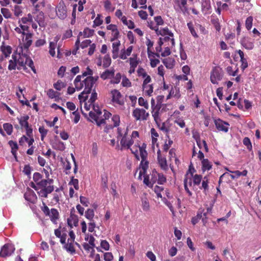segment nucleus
<instances>
[{"instance_id": "obj_1", "label": "nucleus", "mask_w": 261, "mask_h": 261, "mask_svg": "<svg viewBox=\"0 0 261 261\" xmlns=\"http://www.w3.org/2000/svg\"><path fill=\"white\" fill-rule=\"evenodd\" d=\"M93 71L89 67L82 71L81 75H77L74 81V84L77 91L84 88V91L79 95L80 101L85 100L87 98V94L90 93L94 83L98 79V76H93Z\"/></svg>"}, {"instance_id": "obj_2", "label": "nucleus", "mask_w": 261, "mask_h": 261, "mask_svg": "<svg viewBox=\"0 0 261 261\" xmlns=\"http://www.w3.org/2000/svg\"><path fill=\"white\" fill-rule=\"evenodd\" d=\"M42 178V176L40 173H34L33 178L36 184L32 182L30 186L37 191L39 196L47 198L48 194L51 193L54 190L53 185V179Z\"/></svg>"}, {"instance_id": "obj_3", "label": "nucleus", "mask_w": 261, "mask_h": 261, "mask_svg": "<svg viewBox=\"0 0 261 261\" xmlns=\"http://www.w3.org/2000/svg\"><path fill=\"white\" fill-rule=\"evenodd\" d=\"M8 69L9 70L27 69L26 66L30 67L34 72H36L32 60L26 54L15 53L12 55V59L9 61Z\"/></svg>"}, {"instance_id": "obj_4", "label": "nucleus", "mask_w": 261, "mask_h": 261, "mask_svg": "<svg viewBox=\"0 0 261 261\" xmlns=\"http://www.w3.org/2000/svg\"><path fill=\"white\" fill-rule=\"evenodd\" d=\"M91 107H92V111L89 112V116L96 122L98 126H100L103 123L106 124V119L111 116V114L105 110H103V114H102L98 106L88 102V101L85 103L84 108L86 110L89 111Z\"/></svg>"}, {"instance_id": "obj_5", "label": "nucleus", "mask_w": 261, "mask_h": 261, "mask_svg": "<svg viewBox=\"0 0 261 261\" xmlns=\"http://www.w3.org/2000/svg\"><path fill=\"white\" fill-rule=\"evenodd\" d=\"M173 7L177 12L184 15L189 14L187 0H173Z\"/></svg>"}, {"instance_id": "obj_6", "label": "nucleus", "mask_w": 261, "mask_h": 261, "mask_svg": "<svg viewBox=\"0 0 261 261\" xmlns=\"http://www.w3.org/2000/svg\"><path fill=\"white\" fill-rule=\"evenodd\" d=\"M132 115L136 120L144 121L148 119L149 114L143 109L136 108L134 110Z\"/></svg>"}, {"instance_id": "obj_7", "label": "nucleus", "mask_w": 261, "mask_h": 261, "mask_svg": "<svg viewBox=\"0 0 261 261\" xmlns=\"http://www.w3.org/2000/svg\"><path fill=\"white\" fill-rule=\"evenodd\" d=\"M222 71L219 67H214L211 73V81L214 84H218V81L222 78Z\"/></svg>"}, {"instance_id": "obj_8", "label": "nucleus", "mask_w": 261, "mask_h": 261, "mask_svg": "<svg viewBox=\"0 0 261 261\" xmlns=\"http://www.w3.org/2000/svg\"><path fill=\"white\" fill-rule=\"evenodd\" d=\"M94 30L90 29L88 28H85L83 32H80L78 35L77 39L75 42V45L76 46L77 49H79L80 44V38L83 36V38H89L92 36L94 34Z\"/></svg>"}, {"instance_id": "obj_9", "label": "nucleus", "mask_w": 261, "mask_h": 261, "mask_svg": "<svg viewBox=\"0 0 261 261\" xmlns=\"http://www.w3.org/2000/svg\"><path fill=\"white\" fill-rule=\"evenodd\" d=\"M15 248L11 244H6L3 246L0 252L1 257H6L11 255L14 252Z\"/></svg>"}, {"instance_id": "obj_10", "label": "nucleus", "mask_w": 261, "mask_h": 261, "mask_svg": "<svg viewBox=\"0 0 261 261\" xmlns=\"http://www.w3.org/2000/svg\"><path fill=\"white\" fill-rule=\"evenodd\" d=\"M112 101L114 103L122 106L124 104V100L122 95L120 92L116 89L111 91Z\"/></svg>"}, {"instance_id": "obj_11", "label": "nucleus", "mask_w": 261, "mask_h": 261, "mask_svg": "<svg viewBox=\"0 0 261 261\" xmlns=\"http://www.w3.org/2000/svg\"><path fill=\"white\" fill-rule=\"evenodd\" d=\"M149 27L151 30H154L158 35H161L164 36L166 35H169L170 36H173V33L170 31L167 28H164L159 30L158 26L156 25H153L152 23L149 24Z\"/></svg>"}, {"instance_id": "obj_12", "label": "nucleus", "mask_w": 261, "mask_h": 261, "mask_svg": "<svg viewBox=\"0 0 261 261\" xmlns=\"http://www.w3.org/2000/svg\"><path fill=\"white\" fill-rule=\"evenodd\" d=\"M214 123L218 130L225 133L228 132L229 124L227 122L223 121L220 119H215Z\"/></svg>"}, {"instance_id": "obj_13", "label": "nucleus", "mask_w": 261, "mask_h": 261, "mask_svg": "<svg viewBox=\"0 0 261 261\" xmlns=\"http://www.w3.org/2000/svg\"><path fill=\"white\" fill-rule=\"evenodd\" d=\"M33 34L25 33L22 38V43L24 48L28 49L32 44Z\"/></svg>"}, {"instance_id": "obj_14", "label": "nucleus", "mask_w": 261, "mask_h": 261, "mask_svg": "<svg viewBox=\"0 0 261 261\" xmlns=\"http://www.w3.org/2000/svg\"><path fill=\"white\" fill-rule=\"evenodd\" d=\"M134 141L128 135L120 140L121 150L124 148L129 149L130 146L134 144Z\"/></svg>"}, {"instance_id": "obj_15", "label": "nucleus", "mask_w": 261, "mask_h": 261, "mask_svg": "<svg viewBox=\"0 0 261 261\" xmlns=\"http://www.w3.org/2000/svg\"><path fill=\"white\" fill-rule=\"evenodd\" d=\"M148 162L146 160V159H142L141 162L140 167L139 168V174L138 176V179L141 180L142 179V175L143 174H145L146 172V170L148 168Z\"/></svg>"}, {"instance_id": "obj_16", "label": "nucleus", "mask_w": 261, "mask_h": 261, "mask_svg": "<svg viewBox=\"0 0 261 261\" xmlns=\"http://www.w3.org/2000/svg\"><path fill=\"white\" fill-rule=\"evenodd\" d=\"M56 12L57 15L60 19H64L66 17L67 11L66 7L64 6V4L60 3L58 5L57 7Z\"/></svg>"}, {"instance_id": "obj_17", "label": "nucleus", "mask_w": 261, "mask_h": 261, "mask_svg": "<svg viewBox=\"0 0 261 261\" xmlns=\"http://www.w3.org/2000/svg\"><path fill=\"white\" fill-rule=\"evenodd\" d=\"M158 154V161L161 168L164 170H166L168 169V165L167 164V160L165 156H162L161 154V150H158L157 151Z\"/></svg>"}, {"instance_id": "obj_18", "label": "nucleus", "mask_w": 261, "mask_h": 261, "mask_svg": "<svg viewBox=\"0 0 261 261\" xmlns=\"http://www.w3.org/2000/svg\"><path fill=\"white\" fill-rule=\"evenodd\" d=\"M241 45L246 49L248 50L252 49L254 47L253 42L251 39L248 37H245L241 40Z\"/></svg>"}, {"instance_id": "obj_19", "label": "nucleus", "mask_w": 261, "mask_h": 261, "mask_svg": "<svg viewBox=\"0 0 261 261\" xmlns=\"http://www.w3.org/2000/svg\"><path fill=\"white\" fill-rule=\"evenodd\" d=\"M24 198L26 200L32 203H35L37 200V197L35 192L29 189L24 195Z\"/></svg>"}, {"instance_id": "obj_20", "label": "nucleus", "mask_w": 261, "mask_h": 261, "mask_svg": "<svg viewBox=\"0 0 261 261\" xmlns=\"http://www.w3.org/2000/svg\"><path fill=\"white\" fill-rule=\"evenodd\" d=\"M120 45V41L117 40L114 42L112 43V57L113 59H115L117 58L119 56V46Z\"/></svg>"}, {"instance_id": "obj_21", "label": "nucleus", "mask_w": 261, "mask_h": 261, "mask_svg": "<svg viewBox=\"0 0 261 261\" xmlns=\"http://www.w3.org/2000/svg\"><path fill=\"white\" fill-rule=\"evenodd\" d=\"M48 216L53 222L55 224H57V221L59 219V214L58 211L55 208H51L50 212L47 215Z\"/></svg>"}, {"instance_id": "obj_22", "label": "nucleus", "mask_w": 261, "mask_h": 261, "mask_svg": "<svg viewBox=\"0 0 261 261\" xmlns=\"http://www.w3.org/2000/svg\"><path fill=\"white\" fill-rule=\"evenodd\" d=\"M67 223L68 225H69L71 227H72V226H78L79 218L77 216L71 214L69 218L67 219Z\"/></svg>"}, {"instance_id": "obj_23", "label": "nucleus", "mask_w": 261, "mask_h": 261, "mask_svg": "<svg viewBox=\"0 0 261 261\" xmlns=\"http://www.w3.org/2000/svg\"><path fill=\"white\" fill-rule=\"evenodd\" d=\"M141 205L143 210L145 212H147L150 209L149 201L146 197V194H144L141 197Z\"/></svg>"}, {"instance_id": "obj_24", "label": "nucleus", "mask_w": 261, "mask_h": 261, "mask_svg": "<svg viewBox=\"0 0 261 261\" xmlns=\"http://www.w3.org/2000/svg\"><path fill=\"white\" fill-rule=\"evenodd\" d=\"M152 115L154 118V121L156 123V124H158L159 122L161 121V119L160 117V108L158 107V106H156L154 108L152 109Z\"/></svg>"}, {"instance_id": "obj_25", "label": "nucleus", "mask_w": 261, "mask_h": 261, "mask_svg": "<svg viewBox=\"0 0 261 261\" xmlns=\"http://www.w3.org/2000/svg\"><path fill=\"white\" fill-rule=\"evenodd\" d=\"M128 133V129L125 126H120L117 128V138H122L126 137Z\"/></svg>"}, {"instance_id": "obj_26", "label": "nucleus", "mask_w": 261, "mask_h": 261, "mask_svg": "<svg viewBox=\"0 0 261 261\" xmlns=\"http://www.w3.org/2000/svg\"><path fill=\"white\" fill-rule=\"evenodd\" d=\"M162 62L167 68L172 69L174 66L175 60L172 58H168L163 59Z\"/></svg>"}, {"instance_id": "obj_27", "label": "nucleus", "mask_w": 261, "mask_h": 261, "mask_svg": "<svg viewBox=\"0 0 261 261\" xmlns=\"http://www.w3.org/2000/svg\"><path fill=\"white\" fill-rule=\"evenodd\" d=\"M132 50L133 47L132 46L128 47L126 50L124 49H122L119 55L120 58L122 60L127 59V57L130 55Z\"/></svg>"}, {"instance_id": "obj_28", "label": "nucleus", "mask_w": 261, "mask_h": 261, "mask_svg": "<svg viewBox=\"0 0 261 261\" xmlns=\"http://www.w3.org/2000/svg\"><path fill=\"white\" fill-rule=\"evenodd\" d=\"M9 144L11 148L12 154L14 155L15 160H17L16 152L18 148L17 143L11 140L9 142Z\"/></svg>"}, {"instance_id": "obj_29", "label": "nucleus", "mask_w": 261, "mask_h": 261, "mask_svg": "<svg viewBox=\"0 0 261 261\" xmlns=\"http://www.w3.org/2000/svg\"><path fill=\"white\" fill-rule=\"evenodd\" d=\"M167 129V131H166L165 134L167 138H169V137H170V134H173L175 133L176 131L177 128L174 125L169 123Z\"/></svg>"}, {"instance_id": "obj_30", "label": "nucleus", "mask_w": 261, "mask_h": 261, "mask_svg": "<svg viewBox=\"0 0 261 261\" xmlns=\"http://www.w3.org/2000/svg\"><path fill=\"white\" fill-rule=\"evenodd\" d=\"M114 76V70H107L105 72H102L100 75V77L103 80H106L107 79L111 78Z\"/></svg>"}, {"instance_id": "obj_31", "label": "nucleus", "mask_w": 261, "mask_h": 261, "mask_svg": "<svg viewBox=\"0 0 261 261\" xmlns=\"http://www.w3.org/2000/svg\"><path fill=\"white\" fill-rule=\"evenodd\" d=\"M130 66L136 68L139 64V59L136 54H133L132 57L129 59Z\"/></svg>"}, {"instance_id": "obj_32", "label": "nucleus", "mask_w": 261, "mask_h": 261, "mask_svg": "<svg viewBox=\"0 0 261 261\" xmlns=\"http://www.w3.org/2000/svg\"><path fill=\"white\" fill-rule=\"evenodd\" d=\"M201 163L202 169L203 172L206 170H209L212 168V163L207 159H203Z\"/></svg>"}, {"instance_id": "obj_33", "label": "nucleus", "mask_w": 261, "mask_h": 261, "mask_svg": "<svg viewBox=\"0 0 261 261\" xmlns=\"http://www.w3.org/2000/svg\"><path fill=\"white\" fill-rule=\"evenodd\" d=\"M33 19V16L30 13H29L26 16L22 17L21 19L19 20L18 22H21L24 24H28V23L32 22Z\"/></svg>"}, {"instance_id": "obj_34", "label": "nucleus", "mask_w": 261, "mask_h": 261, "mask_svg": "<svg viewBox=\"0 0 261 261\" xmlns=\"http://www.w3.org/2000/svg\"><path fill=\"white\" fill-rule=\"evenodd\" d=\"M143 91L149 96H150L153 92V87L152 84L142 85Z\"/></svg>"}, {"instance_id": "obj_35", "label": "nucleus", "mask_w": 261, "mask_h": 261, "mask_svg": "<svg viewBox=\"0 0 261 261\" xmlns=\"http://www.w3.org/2000/svg\"><path fill=\"white\" fill-rule=\"evenodd\" d=\"M146 145L143 144L141 146H139V149L141 159H146L147 152L145 150Z\"/></svg>"}, {"instance_id": "obj_36", "label": "nucleus", "mask_w": 261, "mask_h": 261, "mask_svg": "<svg viewBox=\"0 0 261 261\" xmlns=\"http://www.w3.org/2000/svg\"><path fill=\"white\" fill-rule=\"evenodd\" d=\"M29 117L28 116H25L21 117L19 120V123L20 125L25 128H28L29 123L28 120Z\"/></svg>"}, {"instance_id": "obj_37", "label": "nucleus", "mask_w": 261, "mask_h": 261, "mask_svg": "<svg viewBox=\"0 0 261 261\" xmlns=\"http://www.w3.org/2000/svg\"><path fill=\"white\" fill-rule=\"evenodd\" d=\"M34 19L36 21H37L38 24L41 25V23H42L44 19V14L42 12H38L37 13V15L34 17Z\"/></svg>"}, {"instance_id": "obj_38", "label": "nucleus", "mask_w": 261, "mask_h": 261, "mask_svg": "<svg viewBox=\"0 0 261 261\" xmlns=\"http://www.w3.org/2000/svg\"><path fill=\"white\" fill-rule=\"evenodd\" d=\"M85 217L90 221H93V218L94 216V212L92 209L88 208L85 212Z\"/></svg>"}, {"instance_id": "obj_39", "label": "nucleus", "mask_w": 261, "mask_h": 261, "mask_svg": "<svg viewBox=\"0 0 261 261\" xmlns=\"http://www.w3.org/2000/svg\"><path fill=\"white\" fill-rule=\"evenodd\" d=\"M104 8L107 11L110 12H113L115 9V8L112 6V3L110 0H106L104 2Z\"/></svg>"}, {"instance_id": "obj_40", "label": "nucleus", "mask_w": 261, "mask_h": 261, "mask_svg": "<svg viewBox=\"0 0 261 261\" xmlns=\"http://www.w3.org/2000/svg\"><path fill=\"white\" fill-rule=\"evenodd\" d=\"M56 47L57 45L56 42H50L49 53L52 57H54L56 55L55 48Z\"/></svg>"}, {"instance_id": "obj_41", "label": "nucleus", "mask_w": 261, "mask_h": 261, "mask_svg": "<svg viewBox=\"0 0 261 261\" xmlns=\"http://www.w3.org/2000/svg\"><path fill=\"white\" fill-rule=\"evenodd\" d=\"M14 14L16 17L21 16L22 14V8L20 6L15 5L13 9Z\"/></svg>"}, {"instance_id": "obj_42", "label": "nucleus", "mask_w": 261, "mask_h": 261, "mask_svg": "<svg viewBox=\"0 0 261 261\" xmlns=\"http://www.w3.org/2000/svg\"><path fill=\"white\" fill-rule=\"evenodd\" d=\"M169 123V122H167V121H166L163 123H161V121H160V122H159L158 124H158L159 128L163 132H164L165 134H166V131H167V127H168Z\"/></svg>"}, {"instance_id": "obj_43", "label": "nucleus", "mask_w": 261, "mask_h": 261, "mask_svg": "<svg viewBox=\"0 0 261 261\" xmlns=\"http://www.w3.org/2000/svg\"><path fill=\"white\" fill-rule=\"evenodd\" d=\"M1 13L5 18L8 19L12 17V14L10 11L7 8H2Z\"/></svg>"}, {"instance_id": "obj_44", "label": "nucleus", "mask_w": 261, "mask_h": 261, "mask_svg": "<svg viewBox=\"0 0 261 261\" xmlns=\"http://www.w3.org/2000/svg\"><path fill=\"white\" fill-rule=\"evenodd\" d=\"M4 128L8 135H11L13 132V126L10 123H6L3 125Z\"/></svg>"}, {"instance_id": "obj_45", "label": "nucleus", "mask_w": 261, "mask_h": 261, "mask_svg": "<svg viewBox=\"0 0 261 261\" xmlns=\"http://www.w3.org/2000/svg\"><path fill=\"white\" fill-rule=\"evenodd\" d=\"M138 103L139 106L144 107L146 109H148L149 105L147 100H145L143 97H140L138 99Z\"/></svg>"}, {"instance_id": "obj_46", "label": "nucleus", "mask_w": 261, "mask_h": 261, "mask_svg": "<svg viewBox=\"0 0 261 261\" xmlns=\"http://www.w3.org/2000/svg\"><path fill=\"white\" fill-rule=\"evenodd\" d=\"M53 147L55 149L61 150V151L64 150L65 148L64 143L61 141H58V142H56L54 144Z\"/></svg>"}, {"instance_id": "obj_47", "label": "nucleus", "mask_w": 261, "mask_h": 261, "mask_svg": "<svg viewBox=\"0 0 261 261\" xmlns=\"http://www.w3.org/2000/svg\"><path fill=\"white\" fill-rule=\"evenodd\" d=\"M111 63V59L109 55H106L105 56L103 62V66L104 67H109Z\"/></svg>"}, {"instance_id": "obj_48", "label": "nucleus", "mask_w": 261, "mask_h": 261, "mask_svg": "<svg viewBox=\"0 0 261 261\" xmlns=\"http://www.w3.org/2000/svg\"><path fill=\"white\" fill-rule=\"evenodd\" d=\"M157 182L159 184L163 185L166 182V177L162 173H158Z\"/></svg>"}, {"instance_id": "obj_49", "label": "nucleus", "mask_w": 261, "mask_h": 261, "mask_svg": "<svg viewBox=\"0 0 261 261\" xmlns=\"http://www.w3.org/2000/svg\"><path fill=\"white\" fill-rule=\"evenodd\" d=\"M47 94L48 96L50 98H54L58 97L59 95V93L53 89H49L47 91Z\"/></svg>"}, {"instance_id": "obj_50", "label": "nucleus", "mask_w": 261, "mask_h": 261, "mask_svg": "<svg viewBox=\"0 0 261 261\" xmlns=\"http://www.w3.org/2000/svg\"><path fill=\"white\" fill-rule=\"evenodd\" d=\"M66 85L61 81H58L57 83L54 84V88L57 90H61L65 87Z\"/></svg>"}, {"instance_id": "obj_51", "label": "nucleus", "mask_w": 261, "mask_h": 261, "mask_svg": "<svg viewBox=\"0 0 261 261\" xmlns=\"http://www.w3.org/2000/svg\"><path fill=\"white\" fill-rule=\"evenodd\" d=\"M243 144L247 147V149L251 151L252 148V144L250 140L248 137L244 138L243 141Z\"/></svg>"}, {"instance_id": "obj_52", "label": "nucleus", "mask_w": 261, "mask_h": 261, "mask_svg": "<svg viewBox=\"0 0 261 261\" xmlns=\"http://www.w3.org/2000/svg\"><path fill=\"white\" fill-rule=\"evenodd\" d=\"M252 21L253 17L252 16H249L247 18L245 21V26L248 30H250L251 29L252 25Z\"/></svg>"}, {"instance_id": "obj_53", "label": "nucleus", "mask_w": 261, "mask_h": 261, "mask_svg": "<svg viewBox=\"0 0 261 261\" xmlns=\"http://www.w3.org/2000/svg\"><path fill=\"white\" fill-rule=\"evenodd\" d=\"M167 139L168 140L165 142L163 146V150L165 151H167L169 148L171 147V145L173 144V141L170 137Z\"/></svg>"}, {"instance_id": "obj_54", "label": "nucleus", "mask_w": 261, "mask_h": 261, "mask_svg": "<svg viewBox=\"0 0 261 261\" xmlns=\"http://www.w3.org/2000/svg\"><path fill=\"white\" fill-rule=\"evenodd\" d=\"M144 175V180L143 183L147 186L148 187L151 188L152 187V184L150 179V177L148 175L145 174H143Z\"/></svg>"}, {"instance_id": "obj_55", "label": "nucleus", "mask_w": 261, "mask_h": 261, "mask_svg": "<svg viewBox=\"0 0 261 261\" xmlns=\"http://www.w3.org/2000/svg\"><path fill=\"white\" fill-rule=\"evenodd\" d=\"M188 27L190 31V32L192 36L195 38H198V36L197 34L192 22H189L187 23Z\"/></svg>"}, {"instance_id": "obj_56", "label": "nucleus", "mask_w": 261, "mask_h": 261, "mask_svg": "<svg viewBox=\"0 0 261 261\" xmlns=\"http://www.w3.org/2000/svg\"><path fill=\"white\" fill-rule=\"evenodd\" d=\"M208 182L207 177L205 176L202 180V186L200 189H203L205 192L207 191L208 189Z\"/></svg>"}, {"instance_id": "obj_57", "label": "nucleus", "mask_w": 261, "mask_h": 261, "mask_svg": "<svg viewBox=\"0 0 261 261\" xmlns=\"http://www.w3.org/2000/svg\"><path fill=\"white\" fill-rule=\"evenodd\" d=\"M112 120L113 122V126H118L120 123V117L118 115H114L112 117Z\"/></svg>"}, {"instance_id": "obj_58", "label": "nucleus", "mask_w": 261, "mask_h": 261, "mask_svg": "<svg viewBox=\"0 0 261 261\" xmlns=\"http://www.w3.org/2000/svg\"><path fill=\"white\" fill-rule=\"evenodd\" d=\"M193 184L196 185H199L202 179V176L200 175L195 174L193 177Z\"/></svg>"}, {"instance_id": "obj_59", "label": "nucleus", "mask_w": 261, "mask_h": 261, "mask_svg": "<svg viewBox=\"0 0 261 261\" xmlns=\"http://www.w3.org/2000/svg\"><path fill=\"white\" fill-rule=\"evenodd\" d=\"M137 73L139 76H141L143 79L148 75L145 70L142 67H139L137 70Z\"/></svg>"}, {"instance_id": "obj_60", "label": "nucleus", "mask_w": 261, "mask_h": 261, "mask_svg": "<svg viewBox=\"0 0 261 261\" xmlns=\"http://www.w3.org/2000/svg\"><path fill=\"white\" fill-rule=\"evenodd\" d=\"M150 180L152 182V186L157 181L158 179V172L155 171L153 170L152 171V173L151 174V177Z\"/></svg>"}, {"instance_id": "obj_61", "label": "nucleus", "mask_w": 261, "mask_h": 261, "mask_svg": "<svg viewBox=\"0 0 261 261\" xmlns=\"http://www.w3.org/2000/svg\"><path fill=\"white\" fill-rule=\"evenodd\" d=\"M101 16L99 14H98L96 18L93 21V27H95L96 26H99L101 25L103 22L102 20L101 19Z\"/></svg>"}, {"instance_id": "obj_62", "label": "nucleus", "mask_w": 261, "mask_h": 261, "mask_svg": "<svg viewBox=\"0 0 261 261\" xmlns=\"http://www.w3.org/2000/svg\"><path fill=\"white\" fill-rule=\"evenodd\" d=\"M2 51L5 57H7L11 53V48L10 46L5 47L2 49Z\"/></svg>"}, {"instance_id": "obj_63", "label": "nucleus", "mask_w": 261, "mask_h": 261, "mask_svg": "<svg viewBox=\"0 0 261 261\" xmlns=\"http://www.w3.org/2000/svg\"><path fill=\"white\" fill-rule=\"evenodd\" d=\"M121 85L123 87H129L131 86V83L129 80L125 76H124L122 77Z\"/></svg>"}, {"instance_id": "obj_64", "label": "nucleus", "mask_w": 261, "mask_h": 261, "mask_svg": "<svg viewBox=\"0 0 261 261\" xmlns=\"http://www.w3.org/2000/svg\"><path fill=\"white\" fill-rule=\"evenodd\" d=\"M113 77L114 78L111 80V83L112 84H118L121 79V75L120 73H117L115 76Z\"/></svg>"}]
</instances>
